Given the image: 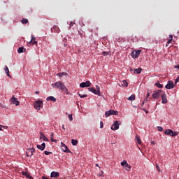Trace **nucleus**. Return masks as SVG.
Masks as SVG:
<instances>
[{
	"label": "nucleus",
	"mask_w": 179,
	"mask_h": 179,
	"mask_svg": "<svg viewBox=\"0 0 179 179\" xmlns=\"http://www.w3.org/2000/svg\"><path fill=\"white\" fill-rule=\"evenodd\" d=\"M145 101H148V98L145 97V99H144Z\"/></svg>",
	"instance_id": "obj_52"
},
{
	"label": "nucleus",
	"mask_w": 179,
	"mask_h": 179,
	"mask_svg": "<svg viewBox=\"0 0 179 179\" xmlns=\"http://www.w3.org/2000/svg\"><path fill=\"white\" fill-rule=\"evenodd\" d=\"M10 102H12L13 104L15 105V106H17L20 104V102L19 101H17V99L14 98V96H13V98L10 99Z\"/></svg>",
	"instance_id": "obj_14"
},
{
	"label": "nucleus",
	"mask_w": 179,
	"mask_h": 179,
	"mask_svg": "<svg viewBox=\"0 0 179 179\" xmlns=\"http://www.w3.org/2000/svg\"><path fill=\"white\" fill-rule=\"evenodd\" d=\"M4 72L6 73V74H7V76L10 78V75H9V69L8 67H7V66H4Z\"/></svg>",
	"instance_id": "obj_23"
},
{
	"label": "nucleus",
	"mask_w": 179,
	"mask_h": 179,
	"mask_svg": "<svg viewBox=\"0 0 179 179\" xmlns=\"http://www.w3.org/2000/svg\"><path fill=\"white\" fill-rule=\"evenodd\" d=\"M127 100H129V101L135 100V94H132L131 96H129V98H127Z\"/></svg>",
	"instance_id": "obj_27"
},
{
	"label": "nucleus",
	"mask_w": 179,
	"mask_h": 179,
	"mask_svg": "<svg viewBox=\"0 0 179 179\" xmlns=\"http://www.w3.org/2000/svg\"><path fill=\"white\" fill-rule=\"evenodd\" d=\"M0 131H2V129L0 127Z\"/></svg>",
	"instance_id": "obj_60"
},
{
	"label": "nucleus",
	"mask_w": 179,
	"mask_h": 179,
	"mask_svg": "<svg viewBox=\"0 0 179 179\" xmlns=\"http://www.w3.org/2000/svg\"><path fill=\"white\" fill-rule=\"evenodd\" d=\"M136 140L137 141V143H138V145H141V138H140V137H138V136H136Z\"/></svg>",
	"instance_id": "obj_31"
},
{
	"label": "nucleus",
	"mask_w": 179,
	"mask_h": 179,
	"mask_svg": "<svg viewBox=\"0 0 179 179\" xmlns=\"http://www.w3.org/2000/svg\"><path fill=\"white\" fill-rule=\"evenodd\" d=\"M43 179H49V178L43 177Z\"/></svg>",
	"instance_id": "obj_58"
},
{
	"label": "nucleus",
	"mask_w": 179,
	"mask_h": 179,
	"mask_svg": "<svg viewBox=\"0 0 179 179\" xmlns=\"http://www.w3.org/2000/svg\"><path fill=\"white\" fill-rule=\"evenodd\" d=\"M157 169L159 171V172H160V167L159 166L158 164H157Z\"/></svg>",
	"instance_id": "obj_44"
},
{
	"label": "nucleus",
	"mask_w": 179,
	"mask_h": 179,
	"mask_svg": "<svg viewBox=\"0 0 179 179\" xmlns=\"http://www.w3.org/2000/svg\"><path fill=\"white\" fill-rule=\"evenodd\" d=\"M110 115H118V112L113 110H110L108 111L105 112V116L106 117H110Z\"/></svg>",
	"instance_id": "obj_4"
},
{
	"label": "nucleus",
	"mask_w": 179,
	"mask_h": 179,
	"mask_svg": "<svg viewBox=\"0 0 179 179\" xmlns=\"http://www.w3.org/2000/svg\"><path fill=\"white\" fill-rule=\"evenodd\" d=\"M53 136H54V133H51V135H50L51 142L57 143V140L54 139Z\"/></svg>",
	"instance_id": "obj_25"
},
{
	"label": "nucleus",
	"mask_w": 179,
	"mask_h": 179,
	"mask_svg": "<svg viewBox=\"0 0 179 179\" xmlns=\"http://www.w3.org/2000/svg\"><path fill=\"white\" fill-rule=\"evenodd\" d=\"M78 35H80V36L83 38V36H85V33L83 31H78Z\"/></svg>",
	"instance_id": "obj_33"
},
{
	"label": "nucleus",
	"mask_w": 179,
	"mask_h": 179,
	"mask_svg": "<svg viewBox=\"0 0 179 179\" xmlns=\"http://www.w3.org/2000/svg\"><path fill=\"white\" fill-rule=\"evenodd\" d=\"M0 107L2 108H6V106L4 105H1Z\"/></svg>",
	"instance_id": "obj_49"
},
{
	"label": "nucleus",
	"mask_w": 179,
	"mask_h": 179,
	"mask_svg": "<svg viewBox=\"0 0 179 179\" xmlns=\"http://www.w3.org/2000/svg\"><path fill=\"white\" fill-rule=\"evenodd\" d=\"M178 134H179L178 132L176 131V132H173L171 134H169V136H177Z\"/></svg>",
	"instance_id": "obj_34"
},
{
	"label": "nucleus",
	"mask_w": 179,
	"mask_h": 179,
	"mask_svg": "<svg viewBox=\"0 0 179 179\" xmlns=\"http://www.w3.org/2000/svg\"><path fill=\"white\" fill-rule=\"evenodd\" d=\"M68 118L69 119V121H73V115L71 114L68 115Z\"/></svg>",
	"instance_id": "obj_38"
},
{
	"label": "nucleus",
	"mask_w": 179,
	"mask_h": 179,
	"mask_svg": "<svg viewBox=\"0 0 179 179\" xmlns=\"http://www.w3.org/2000/svg\"><path fill=\"white\" fill-rule=\"evenodd\" d=\"M179 82V76H178L177 78H176V80L174 81V83L176 85Z\"/></svg>",
	"instance_id": "obj_41"
},
{
	"label": "nucleus",
	"mask_w": 179,
	"mask_h": 179,
	"mask_svg": "<svg viewBox=\"0 0 179 179\" xmlns=\"http://www.w3.org/2000/svg\"><path fill=\"white\" fill-rule=\"evenodd\" d=\"M62 145V150L66 153H71V150L68 148V147H66V145L63 143H61Z\"/></svg>",
	"instance_id": "obj_12"
},
{
	"label": "nucleus",
	"mask_w": 179,
	"mask_h": 179,
	"mask_svg": "<svg viewBox=\"0 0 179 179\" xmlns=\"http://www.w3.org/2000/svg\"><path fill=\"white\" fill-rule=\"evenodd\" d=\"M1 127H7V126H2V125H0Z\"/></svg>",
	"instance_id": "obj_54"
},
{
	"label": "nucleus",
	"mask_w": 179,
	"mask_h": 179,
	"mask_svg": "<svg viewBox=\"0 0 179 179\" xmlns=\"http://www.w3.org/2000/svg\"><path fill=\"white\" fill-rule=\"evenodd\" d=\"M24 52V48L21 47L17 49V53H22Z\"/></svg>",
	"instance_id": "obj_32"
},
{
	"label": "nucleus",
	"mask_w": 179,
	"mask_h": 179,
	"mask_svg": "<svg viewBox=\"0 0 179 179\" xmlns=\"http://www.w3.org/2000/svg\"><path fill=\"white\" fill-rule=\"evenodd\" d=\"M157 131L162 132V131H164V129L162 127H157Z\"/></svg>",
	"instance_id": "obj_39"
},
{
	"label": "nucleus",
	"mask_w": 179,
	"mask_h": 179,
	"mask_svg": "<svg viewBox=\"0 0 179 179\" xmlns=\"http://www.w3.org/2000/svg\"><path fill=\"white\" fill-rule=\"evenodd\" d=\"M66 76V73H64V72L59 73L57 74V76L61 77V78H62L63 76Z\"/></svg>",
	"instance_id": "obj_29"
},
{
	"label": "nucleus",
	"mask_w": 179,
	"mask_h": 179,
	"mask_svg": "<svg viewBox=\"0 0 179 179\" xmlns=\"http://www.w3.org/2000/svg\"><path fill=\"white\" fill-rule=\"evenodd\" d=\"M41 139H42L43 141L45 142H49V139L48 138L45 137V136L41 132Z\"/></svg>",
	"instance_id": "obj_21"
},
{
	"label": "nucleus",
	"mask_w": 179,
	"mask_h": 179,
	"mask_svg": "<svg viewBox=\"0 0 179 179\" xmlns=\"http://www.w3.org/2000/svg\"><path fill=\"white\" fill-rule=\"evenodd\" d=\"M144 111L145 113H148V111L145 110V109H144Z\"/></svg>",
	"instance_id": "obj_55"
},
{
	"label": "nucleus",
	"mask_w": 179,
	"mask_h": 179,
	"mask_svg": "<svg viewBox=\"0 0 179 179\" xmlns=\"http://www.w3.org/2000/svg\"><path fill=\"white\" fill-rule=\"evenodd\" d=\"M169 38L173 39V35H169Z\"/></svg>",
	"instance_id": "obj_48"
},
{
	"label": "nucleus",
	"mask_w": 179,
	"mask_h": 179,
	"mask_svg": "<svg viewBox=\"0 0 179 179\" xmlns=\"http://www.w3.org/2000/svg\"><path fill=\"white\" fill-rule=\"evenodd\" d=\"M92 83L90 81H86L85 83H83L80 84V87L85 88L91 87Z\"/></svg>",
	"instance_id": "obj_9"
},
{
	"label": "nucleus",
	"mask_w": 179,
	"mask_h": 179,
	"mask_svg": "<svg viewBox=\"0 0 179 179\" xmlns=\"http://www.w3.org/2000/svg\"><path fill=\"white\" fill-rule=\"evenodd\" d=\"M62 129H63V130H66V128L64 127V125L62 126Z\"/></svg>",
	"instance_id": "obj_50"
},
{
	"label": "nucleus",
	"mask_w": 179,
	"mask_h": 179,
	"mask_svg": "<svg viewBox=\"0 0 179 179\" xmlns=\"http://www.w3.org/2000/svg\"><path fill=\"white\" fill-rule=\"evenodd\" d=\"M172 134H173V131L171 130V129H167V130L165 131V135H169V136Z\"/></svg>",
	"instance_id": "obj_24"
},
{
	"label": "nucleus",
	"mask_w": 179,
	"mask_h": 179,
	"mask_svg": "<svg viewBox=\"0 0 179 179\" xmlns=\"http://www.w3.org/2000/svg\"><path fill=\"white\" fill-rule=\"evenodd\" d=\"M46 101H53V103H55V102H56L57 99L55 98H54V96H50L49 97L46 98Z\"/></svg>",
	"instance_id": "obj_22"
},
{
	"label": "nucleus",
	"mask_w": 179,
	"mask_h": 179,
	"mask_svg": "<svg viewBox=\"0 0 179 179\" xmlns=\"http://www.w3.org/2000/svg\"><path fill=\"white\" fill-rule=\"evenodd\" d=\"M103 57H108V52L103 51L102 53Z\"/></svg>",
	"instance_id": "obj_36"
},
{
	"label": "nucleus",
	"mask_w": 179,
	"mask_h": 179,
	"mask_svg": "<svg viewBox=\"0 0 179 179\" xmlns=\"http://www.w3.org/2000/svg\"><path fill=\"white\" fill-rule=\"evenodd\" d=\"M33 106L36 110H40L41 108H43V101H36L33 104Z\"/></svg>",
	"instance_id": "obj_3"
},
{
	"label": "nucleus",
	"mask_w": 179,
	"mask_h": 179,
	"mask_svg": "<svg viewBox=\"0 0 179 179\" xmlns=\"http://www.w3.org/2000/svg\"><path fill=\"white\" fill-rule=\"evenodd\" d=\"M44 154H45V155L48 156L50 154H52V152L44 151Z\"/></svg>",
	"instance_id": "obj_40"
},
{
	"label": "nucleus",
	"mask_w": 179,
	"mask_h": 179,
	"mask_svg": "<svg viewBox=\"0 0 179 179\" xmlns=\"http://www.w3.org/2000/svg\"><path fill=\"white\" fill-rule=\"evenodd\" d=\"M28 22H29V20L27 19H26V18H22L21 20V23H22L24 24H27Z\"/></svg>",
	"instance_id": "obj_26"
},
{
	"label": "nucleus",
	"mask_w": 179,
	"mask_h": 179,
	"mask_svg": "<svg viewBox=\"0 0 179 179\" xmlns=\"http://www.w3.org/2000/svg\"><path fill=\"white\" fill-rule=\"evenodd\" d=\"M75 24L73 22H70V27H73Z\"/></svg>",
	"instance_id": "obj_46"
},
{
	"label": "nucleus",
	"mask_w": 179,
	"mask_h": 179,
	"mask_svg": "<svg viewBox=\"0 0 179 179\" xmlns=\"http://www.w3.org/2000/svg\"><path fill=\"white\" fill-rule=\"evenodd\" d=\"M150 143H152V145H155V141H152Z\"/></svg>",
	"instance_id": "obj_51"
},
{
	"label": "nucleus",
	"mask_w": 179,
	"mask_h": 179,
	"mask_svg": "<svg viewBox=\"0 0 179 179\" xmlns=\"http://www.w3.org/2000/svg\"><path fill=\"white\" fill-rule=\"evenodd\" d=\"M29 43L32 45H36L38 43V42L36 41V38H34V35H32L31 38V41H29Z\"/></svg>",
	"instance_id": "obj_20"
},
{
	"label": "nucleus",
	"mask_w": 179,
	"mask_h": 179,
	"mask_svg": "<svg viewBox=\"0 0 179 179\" xmlns=\"http://www.w3.org/2000/svg\"><path fill=\"white\" fill-rule=\"evenodd\" d=\"M78 94L81 99L87 97V94H80L79 92H78Z\"/></svg>",
	"instance_id": "obj_30"
},
{
	"label": "nucleus",
	"mask_w": 179,
	"mask_h": 179,
	"mask_svg": "<svg viewBox=\"0 0 179 179\" xmlns=\"http://www.w3.org/2000/svg\"><path fill=\"white\" fill-rule=\"evenodd\" d=\"M174 84H176V83H173V81H169L167 83V85H166L165 88L167 90L173 89Z\"/></svg>",
	"instance_id": "obj_11"
},
{
	"label": "nucleus",
	"mask_w": 179,
	"mask_h": 179,
	"mask_svg": "<svg viewBox=\"0 0 179 179\" xmlns=\"http://www.w3.org/2000/svg\"><path fill=\"white\" fill-rule=\"evenodd\" d=\"M34 148H31L28 149L27 151L26 152V155L27 157H31L32 156H34Z\"/></svg>",
	"instance_id": "obj_8"
},
{
	"label": "nucleus",
	"mask_w": 179,
	"mask_h": 179,
	"mask_svg": "<svg viewBox=\"0 0 179 179\" xmlns=\"http://www.w3.org/2000/svg\"><path fill=\"white\" fill-rule=\"evenodd\" d=\"M174 69H179V64H178V65H176V66H174Z\"/></svg>",
	"instance_id": "obj_47"
},
{
	"label": "nucleus",
	"mask_w": 179,
	"mask_h": 179,
	"mask_svg": "<svg viewBox=\"0 0 179 179\" xmlns=\"http://www.w3.org/2000/svg\"><path fill=\"white\" fill-rule=\"evenodd\" d=\"M172 41H173V39H172V38L169 39V41H167V44H170V43H172Z\"/></svg>",
	"instance_id": "obj_42"
},
{
	"label": "nucleus",
	"mask_w": 179,
	"mask_h": 179,
	"mask_svg": "<svg viewBox=\"0 0 179 179\" xmlns=\"http://www.w3.org/2000/svg\"><path fill=\"white\" fill-rule=\"evenodd\" d=\"M161 99H162V101L161 103L166 104L169 102V101H167V98H166V94H162V95H161Z\"/></svg>",
	"instance_id": "obj_13"
},
{
	"label": "nucleus",
	"mask_w": 179,
	"mask_h": 179,
	"mask_svg": "<svg viewBox=\"0 0 179 179\" xmlns=\"http://www.w3.org/2000/svg\"><path fill=\"white\" fill-rule=\"evenodd\" d=\"M71 145L76 146V145H78V141L74 139L71 140Z\"/></svg>",
	"instance_id": "obj_28"
},
{
	"label": "nucleus",
	"mask_w": 179,
	"mask_h": 179,
	"mask_svg": "<svg viewBox=\"0 0 179 179\" xmlns=\"http://www.w3.org/2000/svg\"><path fill=\"white\" fill-rule=\"evenodd\" d=\"M35 93L38 94H39V92H38V91H37V92H36Z\"/></svg>",
	"instance_id": "obj_56"
},
{
	"label": "nucleus",
	"mask_w": 179,
	"mask_h": 179,
	"mask_svg": "<svg viewBox=\"0 0 179 179\" xmlns=\"http://www.w3.org/2000/svg\"><path fill=\"white\" fill-rule=\"evenodd\" d=\"M51 86H52L53 88L58 89L62 92H64L66 94H69V92H68L66 85L61 81L56 82L55 84H51Z\"/></svg>",
	"instance_id": "obj_1"
},
{
	"label": "nucleus",
	"mask_w": 179,
	"mask_h": 179,
	"mask_svg": "<svg viewBox=\"0 0 179 179\" xmlns=\"http://www.w3.org/2000/svg\"><path fill=\"white\" fill-rule=\"evenodd\" d=\"M59 176V173L56 171L51 172V174L50 176V178H58Z\"/></svg>",
	"instance_id": "obj_19"
},
{
	"label": "nucleus",
	"mask_w": 179,
	"mask_h": 179,
	"mask_svg": "<svg viewBox=\"0 0 179 179\" xmlns=\"http://www.w3.org/2000/svg\"><path fill=\"white\" fill-rule=\"evenodd\" d=\"M122 85H123V87H128V83L127 82V80H123Z\"/></svg>",
	"instance_id": "obj_35"
},
{
	"label": "nucleus",
	"mask_w": 179,
	"mask_h": 179,
	"mask_svg": "<svg viewBox=\"0 0 179 179\" xmlns=\"http://www.w3.org/2000/svg\"><path fill=\"white\" fill-rule=\"evenodd\" d=\"M130 71H134V73L135 74H140L141 72L142 71V69L141 68H137V69H130Z\"/></svg>",
	"instance_id": "obj_15"
},
{
	"label": "nucleus",
	"mask_w": 179,
	"mask_h": 179,
	"mask_svg": "<svg viewBox=\"0 0 179 179\" xmlns=\"http://www.w3.org/2000/svg\"><path fill=\"white\" fill-rule=\"evenodd\" d=\"M141 104H142V106H143V105L145 104V102H142V103H141Z\"/></svg>",
	"instance_id": "obj_57"
},
{
	"label": "nucleus",
	"mask_w": 179,
	"mask_h": 179,
	"mask_svg": "<svg viewBox=\"0 0 179 179\" xmlns=\"http://www.w3.org/2000/svg\"><path fill=\"white\" fill-rule=\"evenodd\" d=\"M95 166H99L98 164H95Z\"/></svg>",
	"instance_id": "obj_59"
},
{
	"label": "nucleus",
	"mask_w": 179,
	"mask_h": 179,
	"mask_svg": "<svg viewBox=\"0 0 179 179\" xmlns=\"http://www.w3.org/2000/svg\"><path fill=\"white\" fill-rule=\"evenodd\" d=\"M162 93V90H159L157 91H154L152 93V99H158L160 97V94Z\"/></svg>",
	"instance_id": "obj_5"
},
{
	"label": "nucleus",
	"mask_w": 179,
	"mask_h": 179,
	"mask_svg": "<svg viewBox=\"0 0 179 179\" xmlns=\"http://www.w3.org/2000/svg\"><path fill=\"white\" fill-rule=\"evenodd\" d=\"M120 166H123V168L127 171H130L131 169V166L128 164V162L126 160H124L123 162H120Z\"/></svg>",
	"instance_id": "obj_2"
},
{
	"label": "nucleus",
	"mask_w": 179,
	"mask_h": 179,
	"mask_svg": "<svg viewBox=\"0 0 179 179\" xmlns=\"http://www.w3.org/2000/svg\"><path fill=\"white\" fill-rule=\"evenodd\" d=\"M120 121H115L113 124H112V127H110V129L115 131L120 129Z\"/></svg>",
	"instance_id": "obj_7"
},
{
	"label": "nucleus",
	"mask_w": 179,
	"mask_h": 179,
	"mask_svg": "<svg viewBox=\"0 0 179 179\" xmlns=\"http://www.w3.org/2000/svg\"><path fill=\"white\" fill-rule=\"evenodd\" d=\"M88 91L91 92L92 93L94 94L95 95L100 96V90H96L93 87L88 88Z\"/></svg>",
	"instance_id": "obj_10"
},
{
	"label": "nucleus",
	"mask_w": 179,
	"mask_h": 179,
	"mask_svg": "<svg viewBox=\"0 0 179 179\" xmlns=\"http://www.w3.org/2000/svg\"><path fill=\"white\" fill-rule=\"evenodd\" d=\"M149 95H150V94H149V92H148V93H147L146 98H148V97H149Z\"/></svg>",
	"instance_id": "obj_53"
},
{
	"label": "nucleus",
	"mask_w": 179,
	"mask_h": 179,
	"mask_svg": "<svg viewBox=\"0 0 179 179\" xmlns=\"http://www.w3.org/2000/svg\"><path fill=\"white\" fill-rule=\"evenodd\" d=\"M142 50H134L131 52V57L134 59L138 58Z\"/></svg>",
	"instance_id": "obj_6"
},
{
	"label": "nucleus",
	"mask_w": 179,
	"mask_h": 179,
	"mask_svg": "<svg viewBox=\"0 0 179 179\" xmlns=\"http://www.w3.org/2000/svg\"><path fill=\"white\" fill-rule=\"evenodd\" d=\"M156 86L157 87H159V89H162V87H163V85L162 84H160V83H157Z\"/></svg>",
	"instance_id": "obj_37"
},
{
	"label": "nucleus",
	"mask_w": 179,
	"mask_h": 179,
	"mask_svg": "<svg viewBox=\"0 0 179 179\" xmlns=\"http://www.w3.org/2000/svg\"><path fill=\"white\" fill-rule=\"evenodd\" d=\"M0 106H1V103H0Z\"/></svg>",
	"instance_id": "obj_61"
},
{
	"label": "nucleus",
	"mask_w": 179,
	"mask_h": 179,
	"mask_svg": "<svg viewBox=\"0 0 179 179\" xmlns=\"http://www.w3.org/2000/svg\"><path fill=\"white\" fill-rule=\"evenodd\" d=\"M96 87V90L100 91V87L99 85L95 86Z\"/></svg>",
	"instance_id": "obj_45"
},
{
	"label": "nucleus",
	"mask_w": 179,
	"mask_h": 179,
	"mask_svg": "<svg viewBox=\"0 0 179 179\" xmlns=\"http://www.w3.org/2000/svg\"><path fill=\"white\" fill-rule=\"evenodd\" d=\"M51 32L59 33V28L57 25H55L52 28H51Z\"/></svg>",
	"instance_id": "obj_17"
},
{
	"label": "nucleus",
	"mask_w": 179,
	"mask_h": 179,
	"mask_svg": "<svg viewBox=\"0 0 179 179\" xmlns=\"http://www.w3.org/2000/svg\"><path fill=\"white\" fill-rule=\"evenodd\" d=\"M103 122H100V128H103Z\"/></svg>",
	"instance_id": "obj_43"
},
{
	"label": "nucleus",
	"mask_w": 179,
	"mask_h": 179,
	"mask_svg": "<svg viewBox=\"0 0 179 179\" xmlns=\"http://www.w3.org/2000/svg\"><path fill=\"white\" fill-rule=\"evenodd\" d=\"M38 150L43 151L45 149V143H41V145H37Z\"/></svg>",
	"instance_id": "obj_16"
},
{
	"label": "nucleus",
	"mask_w": 179,
	"mask_h": 179,
	"mask_svg": "<svg viewBox=\"0 0 179 179\" xmlns=\"http://www.w3.org/2000/svg\"><path fill=\"white\" fill-rule=\"evenodd\" d=\"M21 174L25 176L27 178L34 179V178L29 175V172L22 171L21 172Z\"/></svg>",
	"instance_id": "obj_18"
}]
</instances>
